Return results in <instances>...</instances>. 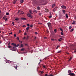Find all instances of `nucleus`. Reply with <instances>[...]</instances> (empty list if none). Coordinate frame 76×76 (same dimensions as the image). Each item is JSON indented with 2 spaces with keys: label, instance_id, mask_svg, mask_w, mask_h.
Segmentation results:
<instances>
[{
  "label": "nucleus",
  "instance_id": "1",
  "mask_svg": "<svg viewBox=\"0 0 76 76\" xmlns=\"http://www.w3.org/2000/svg\"><path fill=\"white\" fill-rule=\"evenodd\" d=\"M27 16L29 18H31V19H32V18H33V17L32 16V15H31V14H30L29 13H28L27 14Z\"/></svg>",
  "mask_w": 76,
  "mask_h": 76
},
{
  "label": "nucleus",
  "instance_id": "2",
  "mask_svg": "<svg viewBox=\"0 0 76 76\" xmlns=\"http://www.w3.org/2000/svg\"><path fill=\"white\" fill-rule=\"evenodd\" d=\"M48 27L50 29L52 28V26H51V23H48Z\"/></svg>",
  "mask_w": 76,
  "mask_h": 76
},
{
  "label": "nucleus",
  "instance_id": "3",
  "mask_svg": "<svg viewBox=\"0 0 76 76\" xmlns=\"http://www.w3.org/2000/svg\"><path fill=\"white\" fill-rule=\"evenodd\" d=\"M15 48H16V47H15V46L13 47L12 49L10 48V50L12 51H16V49H15Z\"/></svg>",
  "mask_w": 76,
  "mask_h": 76
},
{
  "label": "nucleus",
  "instance_id": "4",
  "mask_svg": "<svg viewBox=\"0 0 76 76\" xmlns=\"http://www.w3.org/2000/svg\"><path fill=\"white\" fill-rule=\"evenodd\" d=\"M68 75H71L72 76H75V74L74 73H71V74H68Z\"/></svg>",
  "mask_w": 76,
  "mask_h": 76
},
{
  "label": "nucleus",
  "instance_id": "5",
  "mask_svg": "<svg viewBox=\"0 0 76 76\" xmlns=\"http://www.w3.org/2000/svg\"><path fill=\"white\" fill-rule=\"evenodd\" d=\"M61 7H62V9H66V7L64 5L62 6Z\"/></svg>",
  "mask_w": 76,
  "mask_h": 76
},
{
  "label": "nucleus",
  "instance_id": "6",
  "mask_svg": "<svg viewBox=\"0 0 76 76\" xmlns=\"http://www.w3.org/2000/svg\"><path fill=\"white\" fill-rule=\"evenodd\" d=\"M18 1V0H14L13 1V4H15L16 3V2Z\"/></svg>",
  "mask_w": 76,
  "mask_h": 76
},
{
  "label": "nucleus",
  "instance_id": "7",
  "mask_svg": "<svg viewBox=\"0 0 76 76\" xmlns=\"http://www.w3.org/2000/svg\"><path fill=\"white\" fill-rule=\"evenodd\" d=\"M21 20H26V18H21Z\"/></svg>",
  "mask_w": 76,
  "mask_h": 76
},
{
  "label": "nucleus",
  "instance_id": "8",
  "mask_svg": "<svg viewBox=\"0 0 76 76\" xmlns=\"http://www.w3.org/2000/svg\"><path fill=\"white\" fill-rule=\"evenodd\" d=\"M39 3H42V2H44V0H39Z\"/></svg>",
  "mask_w": 76,
  "mask_h": 76
},
{
  "label": "nucleus",
  "instance_id": "9",
  "mask_svg": "<svg viewBox=\"0 0 76 76\" xmlns=\"http://www.w3.org/2000/svg\"><path fill=\"white\" fill-rule=\"evenodd\" d=\"M49 11H48V10L46 8L45 9V12H48Z\"/></svg>",
  "mask_w": 76,
  "mask_h": 76
},
{
  "label": "nucleus",
  "instance_id": "10",
  "mask_svg": "<svg viewBox=\"0 0 76 76\" xmlns=\"http://www.w3.org/2000/svg\"><path fill=\"white\" fill-rule=\"evenodd\" d=\"M29 28H30L29 27L26 28V31H28V30H29Z\"/></svg>",
  "mask_w": 76,
  "mask_h": 76
},
{
  "label": "nucleus",
  "instance_id": "11",
  "mask_svg": "<svg viewBox=\"0 0 76 76\" xmlns=\"http://www.w3.org/2000/svg\"><path fill=\"white\" fill-rule=\"evenodd\" d=\"M29 12L30 14H33V13H32V11L31 10H30L29 11Z\"/></svg>",
  "mask_w": 76,
  "mask_h": 76
},
{
  "label": "nucleus",
  "instance_id": "12",
  "mask_svg": "<svg viewBox=\"0 0 76 76\" xmlns=\"http://www.w3.org/2000/svg\"><path fill=\"white\" fill-rule=\"evenodd\" d=\"M11 45H13L14 46H15V47H16V44H15V43H12Z\"/></svg>",
  "mask_w": 76,
  "mask_h": 76
},
{
  "label": "nucleus",
  "instance_id": "13",
  "mask_svg": "<svg viewBox=\"0 0 76 76\" xmlns=\"http://www.w3.org/2000/svg\"><path fill=\"white\" fill-rule=\"evenodd\" d=\"M72 73V71L70 70L68 71V73H69V75H70V74H71Z\"/></svg>",
  "mask_w": 76,
  "mask_h": 76
},
{
  "label": "nucleus",
  "instance_id": "14",
  "mask_svg": "<svg viewBox=\"0 0 76 76\" xmlns=\"http://www.w3.org/2000/svg\"><path fill=\"white\" fill-rule=\"evenodd\" d=\"M14 68H15L16 69H18V65H16V66H14Z\"/></svg>",
  "mask_w": 76,
  "mask_h": 76
},
{
  "label": "nucleus",
  "instance_id": "15",
  "mask_svg": "<svg viewBox=\"0 0 76 76\" xmlns=\"http://www.w3.org/2000/svg\"><path fill=\"white\" fill-rule=\"evenodd\" d=\"M23 3V0H21L20 1V3Z\"/></svg>",
  "mask_w": 76,
  "mask_h": 76
},
{
  "label": "nucleus",
  "instance_id": "16",
  "mask_svg": "<svg viewBox=\"0 0 76 76\" xmlns=\"http://www.w3.org/2000/svg\"><path fill=\"white\" fill-rule=\"evenodd\" d=\"M41 74H43V73H44V72H43V71H40Z\"/></svg>",
  "mask_w": 76,
  "mask_h": 76
},
{
  "label": "nucleus",
  "instance_id": "17",
  "mask_svg": "<svg viewBox=\"0 0 76 76\" xmlns=\"http://www.w3.org/2000/svg\"><path fill=\"white\" fill-rule=\"evenodd\" d=\"M59 29L61 30V31H62V32H63V29L61 28H59Z\"/></svg>",
  "mask_w": 76,
  "mask_h": 76
},
{
  "label": "nucleus",
  "instance_id": "18",
  "mask_svg": "<svg viewBox=\"0 0 76 76\" xmlns=\"http://www.w3.org/2000/svg\"><path fill=\"white\" fill-rule=\"evenodd\" d=\"M55 4H54L53 5H52V8H54V7L55 6Z\"/></svg>",
  "mask_w": 76,
  "mask_h": 76
},
{
  "label": "nucleus",
  "instance_id": "19",
  "mask_svg": "<svg viewBox=\"0 0 76 76\" xmlns=\"http://www.w3.org/2000/svg\"><path fill=\"white\" fill-rule=\"evenodd\" d=\"M72 59V57H71L70 59H69V61H71V60Z\"/></svg>",
  "mask_w": 76,
  "mask_h": 76
},
{
  "label": "nucleus",
  "instance_id": "20",
  "mask_svg": "<svg viewBox=\"0 0 76 76\" xmlns=\"http://www.w3.org/2000/svg\"><path fill=\"white\" fill-rule=\"evenodd\" d=\"M37 10H40V7H37Z\"/></svg>",
  "mask_w": 76,
  "mask_h": 76
},
{
  "label": "nucleus",
  "instance_id": "21",
  "mask_svg": "<svg viewBox=\"0 0 76 76\" xmlns=\"http://www.w3.org/2000/svg\"><path fill=\"white\" fill-rule=\"evenodd\" d=\"M66 18H68L69 16H68V15H67V14H66Z\"/></svg>",
  "mask_w": 76,
  "mask_h": 76
},
{
  "label": "nucleus",
  "instance_id": "22",
  "mask_svg": "<svg viewBox=\"0 0 76 76\" xmlns=\"http://www.w3.org/2000/svg\"><path fill=\"white\" fill-rule=\"evenodd\" d=\"M21 14H22V15H23V14H24V13L23 12V11L21 12L20 15H21Z\"/></svg>",
  "mask_w": 76,
  "mask_h": 76
},
{
  "label": "nucleus",
  "instance_id": "23",
  "mask_svg": "<svg viewBox=\"0 0 76 76\" xmlns=\"http://www.w3.org/2000/svg\"><path fill=\"white\" fill-rule=\"evenodd\" d=\"M34 12H35L36 13H37V12H38V11H37L35 10H34Z\"/></svg>",
  "mask_w": 76,
  "mask_h": 76
},
{
  "label": "nucleus",
  "instance_id": "24",
  "mask_svg": "<svg viewBox=\"0 0 76 76\" xmlns=\"http://www.w3.org/2000/svg\"><path fill=\"white\" fill-rule=\"evenodd\" d=\"M62 12H63L64 14H65V10H63Z\"/></svg>",
  "mask_w": 76,
  "mask_h": 76
},
{
  "label": "nucleus",
  "instance_id": "25",
  "mask_svg": "<svg viewBox=\"0 0 76 76\" xmlns=\"http://www.w3.org/2000/svg\"><path fill=\"white\" fill-rule=\"evenodd\" d=\"M15 20H19V18H15Z\"/></svg>",
  "mask_w": 76,
  "mask_h": 76
},
{
  "label": "nucleus",
  "instance_id": "26",
  "mask_svg": "<svg viewBox=\"0 0 76 76\" xmlns=\"http://www.w3.org/2000/svg\"><path fill=\"white\" fill-rule=\"evenodd\" d=\"M54 31L55 33H56V32H57V30L56 29H55L54 30Z\"/></svg>",
  "mask_w": 76,
  "mask_h": 76
},
{
  "label": "nucleus",
  "instance_id": "27",
  "mask_svg": "<svg viewBox=\"0 0 76 76\" xmlns=\"http://www.w3.org/2000/svg\"><path fill=\"white\" fill-rule=\"evenodd\" d=\"M57 53H61V51H59Z\"/></svg>",
  "mask_w": 76,
  "mask_h": 76
},
{
  "label": "nucleus",
  "instance_id": "28",
  "mask_svg": "<svg viewBox=\"0 0 76 76\" xmlns=\"http://www.w3.org/2000/svg\"><path fill=\"white\" fill-rule=\"evenodd\" d=\"M17 39L18 41H19V37H17Z\"/></svg>",
  "mask_w": 76,
  "mask_h": 76
},
{
  "label": "nucleus",
  "instance_id": "29",
  "mask_svg": "<svg viewBox=\"0 0 76 76\" xmlns=\"http://www.w3.org/2000/svg\"><path fill=\"white\" fill-rule=\"evenodd\" d=\"M73 29H72L70 31V32H73Z\"/></svg>",
  "mask_w": 76,
  "mask_h": 76
},
{
  "label": "nucleus",
  "instance_id": "30",
  "mask_svg": "<svg viewBox=\"0 0 76 76\" xmlns=\"http://www.w3.org/2000/svg\"><path fill=\"white\" fill-rule=\"evenodd\" d=\"M19 44H18L17 45H16V47H19Z\"/></svg>",
  "mask_w": 76,
  "mask_h": 76
},
{
  "label": "nucleus",
  "instance_id": "31",
  "mask_svg": "<svg viewBox=\"0 0 76 76\" xmlns=\"http://www.w3.org/2000/svg\"><path fill=\"white\" fill-rule=\"evenodd\" d=\"M9 13H8V12H7V13H6V15H9Z\"/></svg>",
  "mask_w": 76,
  "mask_h": 76
},
{
  "label": "nucleus",
  "instance_id": "32",
  "mask_svg": "<svg viewBox=\"0 0 76 76\" xmlns=\"http://www.w3.org/2000/svg\"><path fill=\"white\" fill-rule=\"evenodd\" d=\"M69 29H72V26H70L69 28Z\"/></svg>",
  "mask_w": 76,
  "mask_h": 76
},
{
  "label": "nucleus",
  "instance_id": "33",
  "mask_svg": "<svg viewBox=\"0 0 76 76\" xmlns=\"http://www.w3.org/2000/svg\"><path fill=\"white\" fill-rule=\"evenodd\" d=\"M75 21H73L72 22V24H75Z\"/></svg>",
  "mask_w": 76,
  "mask_h": 76
},
{
  "label": "nucleus",
  "instance_id": "34",
  "mask_svg": "<svg viewBox=\"0 0 76 76\" xmlns=\"http://www.w3.org/2000/svg\"><path fill=\"white\" fill-rule=\"evenodd\" d=\"M30 27H31V28H33V25L32 24H31L30 25Z\"/></svg>",
  "mask_w": 76,
  "mask_h": 76
},
{
  "label": "nucleus",
  "instance_id": "35",
  "mask_svg": "<svg viewBox=\"0 0 76 76\" xmlns=\"http://www.w3.org/2000/svg\"><path fill=\"white\" fill-rule=\"evenodd\" d=\"M8 48H11L12 47V46H11L9 45L8 46Z\"/></svg>",
  "mask_w": 76,
  "mask_h": 76
},
{
  "label": "nucleus",
  "instance_id": "36",
  "mask_svg": "<svg viewBox=\"0 0 76 76\" xmlns=\"http://www.w3.org/2000/svg\"><path fill=\"white\" fill-rule=\"evenodd\" d=\"M4 20H5V21H7V18H5V19H4Z\"/></svg>",
  "mask_w": 76,
  "mask_h": 76
},
{
  "label": "nucleus",
  "instance_id": "37",
  "mask_svg": "<svg viewBox=\"0 0 76 76\" xmlns=\"http://www.w3.org/2000/svg\"><path fill=\"white\" fill-rule=\"evenodd\" d=\"M21 51H24V49L22 48L21 49Z\"/></svg>",
  "mask_w": 76,
  "mask_h": 76
},
{
  "label": "nucleus",
  "instance_id": "38",
  "mask_svg": "<svg viewBox=\"0 0 76 76\" xmlns=\"http://www.w3.org/2000/svg\"><path fill=\"white\" fill-rule=\"evenodd\" d=\"M26 32H25L24 34V35H26Z\"/></svg>",
  "mask_w": 76,
  "mask_h": 76
},
{
  "label": "nucleus",
  "instance_id": "39",
  "mask_svg": "<svg viewBox=\"0 0 76 76\" xmlns=\"http://www.w3.org/2000/svg\"><path fill=\"white\" fill-rule=\"evenodd\" d=\"M61 34L62 35H64L63 33V32H61Z\"/></svg>",
  "mask_w": 76,
  "mask_h": 76
},
{
  "label": "nucleus",
  "instance_id": "40",
  "mask_svg": "<svg viewBox=\"0 0 76 76\" xmlns=\"http://www.w3.org/2000/svg\"><path fill=\"white\" fill-rule=\"evenodd\" d=\"M3 19H6V16L4 17L3 18Z\"/></svg>",
  "mask_w": 76,
  "mask_h": 76
},
{
  "label": "nucleus",
  "instance_id": "41",
  "mask_svg": "<svg viewBox=\"0 0 76 76\" xmlns=\"http://www.w3.org/2000/svg\"><path fill=\"white\" fill-rule=\"evenodd\" d=\"M49 18H52V16L51 15H50L49 17Z\"/></svg>",
  "mask_w": 76,
  "mask_h": 76
},
{
  "label": "nucleus",
  "instance_id": "42",
  "mask_svg": "<svg viewBox=\"0 0 76 76\" xmlns=\"http://www.w3.org/2000/svg\"><path fill=\"white\" fill-rule=\"evenodd\" d=\"M16 34H15L14 35V38H16Z\"/></svg>",
  "mask_w": 76,
  "mask_h": 76
},
{
  "label": "nucleus",
  "instance_id": "43",
  "mask_svg": "<svg viewBox=\"0 0 76 76\" xmlns=\"http://www.w3.org/2000/svg\"><path fill=\"white\" fill-rule=\"evenodd\" d=\"M49 76H54L53 75H52V74H50V75H49Z\"/></svg>",
  "mask_w": 76,
  "mask_h": 76
},
{
  "label": "nucleus",
  "instance_id": "44",
  "mask_svg": "<svg viewBox=\"0 0 76 76\" xmlns=\"http://www.w3.org/2000/svg\"><path fill=\"white\" fill-rule=\"evenodd\" d=\"M58 41H59L60 42L61 41V40H60V39H58Z\"/></svg>",
  "mask_w": 76,
  "mask_h": 76
},
{
  "label": "nucleus",
  "instance_id": "45",
  "mask_svg": "<svg viewBox=\"0 0 76 76\" xmlns=\"http://www.w3.org/2000/svg\"><path fill=\"white\" fill-rule=\"evenodd\" d=\"M45 76H49V75H48L47 74H45Z\"/></svg>",
  "mask_w": 76,
  "mask_h": 76
},
{
  "label": "nucleus",
  "instance_id": "46",
  "mask_svg": "<svg viewBox=\"0 0 76 76\" xmlns=\"http://www.w3.org/2000/svg\"><path fill=\"white\" fill-rule=\"evenodd\" d=\"M51 40L52 41H54L55 39H51Z\"/></svg>",
  "mask_w": 76,
  "mask_h": 76
},
{
  "label": "nucleus",
  "instance_id": "47",
  "mask_svg": "<svg viewBox=\"0 0 76 76\" xmlns=\"http://www.w3.org/2000/svg\"><path fill=\"white\" fill-rule=\"evenodd\" d=\"M35 34H36V35H37V34H38V33L37 32H36L35 33Z\"/></svg>",
  "mask_w": 76,
  "mask_h": 76
},
{
  "label": "nucleus",
  "instance_id": "48",
  "mask_svg": "<svg viewBox=\"0 0 76 76\" xmlns=\"http://www.w3.org/2000/svg\"><path fill=\"white\" fill-rule=\"evenodd\" d=\"M23 27H26V26L25 25H23L22 26Z\"/></svg>",
  "mask_w": 76,
  "mask_h": 76
},
{
  "label": "nucleus",
  "instance_id": "49",
  "mask_svg": "<svg viewBox=\"0 0 76 76\" xmlns=\"http://www.w3.org/2000/svg\"><path fill=\"white\" fill-rule=\"evenodd\" d=\"M43 67L44 68H46L45 66V65H44L43 66Z\"/></svg>",
  "mask_w": 76,
  "mask_h": 76
},
{
  "label": "nucleus",
  "instance_id": "50",
  "mask_svg": "<svg viewBox=\"0 0 76 76\" xmlns=\"http://www.w3.org/2000/svg\"><path fill=\"white\" fill-rule=\"evenodd\" d=\"M76 49H75V50L74 51V53H76Z\"/></svg>",
  "mask_w": 76,
  "mask_h": 76
},
{
  "label": "nucleus",
  "instance_id": "51",
  "mask_svg": "<svg viewBox=\"0 0 76 76\" xmlns=\"http://www.w3.org/2000/svg\"><path fill=\"white\" fill-rule=\"evenodd\" d=\"M58 48V46H57V47H56V49H57Z\"/></svg>",
  "mask_w": 76,
  "mask_h": 76
},
{
  "label": "nucleus",
  "instance_id": "52",
  "mask_svg": "<svg viewBox=\"0 0 76 76\" xmlns=\"http://www.w3.org/2000/svg\"><path fill=\"white\" fill-rule=\"evenodd\" d=\"M27 26H29V24H27Z\"/></svg>",
  "mask_w": 76,
  "mask_h": 76
},
{
  "label": "nucleus",
  "instance_id": "53",
  "mask_svg": "<svg viewBox=\"0 0 76 76\" xmlns=\"http://www.w3.org/2000/svg\"><path fill=\"white\" fill-rule=\"evenodd\" d=\"M32 1L35 2L36 0H32Z\"/></svg>",
  "mask_w": 76,
  "mask_h": 76
},
{
  "label": "nucleus",
  "instance_id": "54",
  "mask_svg": "<svg viewBox=\"0 0 76 76\" xmlns=\"http://www.w3.org/2000/svg\"><path fill=\"white\" fill-rule=\"evenodd\" d=\"M21 47H23V45L22 44H21Z\"/></svg>",
  "mask_w": 76,
  "mask_h": 76
},
{
  "label": "nucleus",
  "instance_id": "55",
  "mask_svg": "<svg viewBox=\"0 0 76 76\" xmlns=\"http://www.w3.org/2000/svg\"><path fill=\"white\" fill-rule=\"evenodd\" d=\"M12 24H13V25H15V24H14V22H12Z\"/></svg>",
  "mask_w": 76,
  "mask_h": 76
},
{
  "label": "nucleus",
  "instance_id": "56",
  "mask_svg": "<svg viewBox=\"0 0 76 76\" xmlns=\"http://www.w3.org/2000/svg\"><path fill=\"white\" fill-rule=\"evenodd\" d=\"M12 34V32H11L9 33L10 35Z\"/></svg>",
  "mask_w": 76,
  "mask_h": 76
},
{
  "label": "nucleus",
  "instance_id": "57",
  "mask_svg": "<svg viewBox=\"0 0 76 76\" xmlns=\"http://www.w3.org/2000/svg\"><path fill=\"white\" fill-rule=\"evenodd\" d=\"M20 32H21V31L20 30L19 31V33H20Z\"/></svg>",
  "mask_w": 76,
  "mask_h": 76
},
{
  "label": "nucleus",
  "instance_id": "58",
  "mask_svg": "<svg viewBox=\"0 0 76 76\" xmlns=\"http://www.w3.org/2000/svg\"><path fill=\"white\" fill-rule=\"evenodd\" d=\"M20 11H18V13H20Z\"/></svg>",
  "mask_w": 76,
  "mask_h": 76
},
{
  "label": "nucleus",
  "instance_id": "59",
  "mask_svg": "<svg viewBox=\"0 0 76 76\" xmlns=\"http://www.w3.org/2000/svg\"><path fill=\"white\" fill-rule=\"evenodd\" d=\"M25 45L26 46L28 45V44H25Z\"/></svg>",
  "mask_w": 76,
  "mask_h": 76
},
{
  "label": "nucleus",
  "instance_id": "60",
  "mask_svg": "<svg viewBox=\"0 0 76 76\" xmlns=\"http://www.w3.org/2000/svg\"><path fill=\"white\" fill-rule=\"evenodd\" d=\"M25 38H26V37H24L23 38V39H25Z\"/></svg>",
  "mask_w": 76,
  "mask_h": 76
},
{
  "label": "nucleus",
  "instance_id": "61",
  "mask_svg": "<svg viewBox=\"0 0 76 76\" xmlns=\"http://www.w3.org/2000/svg\"><path fill=\"white\" fill-rule=\"evenodd\" d=\"M1 37H2V38H3V36L1 35Z\"/></svg>",
  "mask_w": 76,
  "mask_h": 76
},
{
  "label": "nucleus",
  "instance_id": "62",
  "mask_svg": "<svg viewBox=\"0 0 76 76\" xmlns=\"http://www.w3.org/2000/svg\"><path fill=\"white\" fill-rule=\"evenodd\" d=\"M1 41L0 40V44H1Z\"/></svg>",
  "mask_w": 76,
  "mask_h": 76
},
{
  "label": "nucleus",
  "instance_id": "63",
  "mask_svg": "<svg viewBox=\"0 0 76 76\" xmlns=\"http://www.w3.org/2000/svg\"><path fill=\"white\" fill-rule=\"evenodd\" d=\"M44 38L45 39H46L47 38V37H45Z\"/></svg>",
  "mask_w": 76,
  "mask_h": 76
},
{
  "label": "nucleus",
  "instance_id": "64",
  "mask_svg": "<svg viewBox=\"0 0 76 76\" xmlns=\"http://www.w3.org/2000/svg\"><path fill=\"white\" fill-rule=\"evenodd\" d=\"M75 12H76V9L75 10Z\"/></svg>",
  "mask_w": 76,
  "mask_h": 76
}]
</instances>
